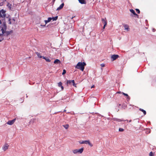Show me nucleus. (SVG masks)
Returning <instances> with one entry per match:
<instances>
[{
    "instance_id": "f257e3e1",
    "label": "nucleus",
    "mask_w": 156,
    "mask_h": 156,
    "mask_svg": "<svg viewBox=\"0 0 156 156\" xmlns=\"http://www.w3.org/2000/svg\"><path fill=\"white\" fill-rule=\"evenodd\" d=\"M3 25H1V30L2 31V35L3 36H8L9 35L13 33V31L11 30L10 31H6L7 29V27L6 25V22L4 20L3 21Z\"/></svg>"
},
{
    "instance_id": "4c0bfd02",
    "label": "nucleus",
    "mask_w": 156,
    "mask_h": 156,
    "mask_svg": "<svg viewBox=\"0 0 156 156\" xmlns=\"http://www.w3.org/2000/svg\"><path fill=\"white\" fill-rule=\"evenodd\" d=\"M124 121L123 120H119L118 121Z\"/></svg>"
},
{
    "instance_id": "c85d7f7f",
    "label": "nucleus",
    "mask_w": 156,
    "mask_h": 156,
    "mask_svg": "<svg viewBox=\"0 0 156 156\" xmlns=\"http://www.w3.org/2000/svg\"><path fill=\"white\" fill-rule=\"evenodd\" d=\"M103 24H104V26H106L107 25V21H104V22H103Z\"/></svg>"
},
{
    "instance_id": "a878e982",
    "label": "nucleus",
    "mask_w": 156,
    "mask_h": 156,
    "mask_svg": "<svg viewBox=\"0 0 156 156\" xmlns=\"http://www.w3.org/2000/svg\"><path fill=\"white\" fill-rule=\"evenodd\" d=\"M119 131L120 132H123L124 130V129L122 128H119Z\"/></svg>"
},
{
    "instance_id": "6ab92c4d",
    "label": "nucleus",
    "mask_w": 156,
    "mask_h": 156,
    "mask_svg": "<svg viewBox=\"0 0 156 156\" xmlns=\"http://www.w3.org/2000/svg\"><path fill=\"white\" fill-rule=\"evenodd\" d=\"M4 20L5 22V19H2L1 18V19H0V24H1L3 25V21Z\"/></svg>"
},
{
    "instance_id": "a19ab883",
    "label": "nucleus",
    "mask_w": 156,
    "mask_h": 156,
    "mask_svg": "<svg viewBox=\"0 0 156 156\" xmlns=\"http://www.w3.org/2000/svg\"><path fill=\"white\" fill-rule=\"evenodd\" d=\"M41 57H42V56H40V58H41Z\"/></svg>"
},
{
    "instance_id": "e433bc0d",
    "label": "nucleus",
    "mask_w": 156,
    "mask_h": 156,
    "mask_svg": "<svg viewBox=\"0 0 156 156\" xmlns=\"http://www.w3.org/2000/svg\"><path fill=\"white\" fill-rule=\"evenodd\" d=\"M105 26L104 25V26L103 27V29H104L105 28Z\"/></svg>"
},
{
    "instance_id": "7ed1b4c3",
    "label": "nucleus",
    "mask_w": 156,
    "mask_h": 156,
    "mask_svg": "<svg viewBox=\"0 0 156 156\" xmlns=\"http://www.w3.org/2000/svg\"><path fill=\"white\" fill-rule=\"evenodd\" d=\"M6 11L3 9H2L0 10V18L2 19H5V17L6 16L5 14Z\"/></svg>"
},
{
    "instance_id": "9d476101",
    "label": "nucleus",
    "mask_w": 156,
    "mask_h": 156,
    "mask_svg": "<svg viewBox=\"0 0 156 156\" xmlns=\"http://www.w3.org/2000/svg\"><path fill=\"white\" fill-rule=\"evenodd\" d=\"M64 3H62L59 6L57 9L56 10H60L61 9H62L63 8V7L64 6Z\"/></svg>"
},
{
    "instance_id": "37998d69",
    "label": "nucleus",
    "mask_w": 156,
    "mask_h": 156,
    "mask_svg": "<svg viewBox=\"0 0 156 156\" xmlns=\"http://www.w3.org/2000/svg\"><path fill=\"white\" fill-rule=\"evenodd\" d=\"M55 0H53V1H55Z\"/></svg>"
},
{
    "instance_id": "9b49d317",
    "label": "nucleus",
    "mask_w": 156,
    "mask_h": 156,
    "mask_svg": "<svg viewBox=\"0 0 156 156\" xmlns=\"http://www.w3.org/2000/svg\"><path fill=\"white\" fill-rule=\"evenodd\" d=\"M123 26H124V27L125 30H126L127 31H129V26L128 25L124 24L123 25Z\"/></svg>"
},
{
    "instance_id": "4be33fe9",
    "label": "nucleus",
    "mask_w": 156,
    "mask_h": 156,
    "mask_svg": "<svg viewBox=\"0 0 156 156\" xmlns=\"http://www.w3.org/2000/svg\"><path fill=\"white\" fill-rule=\"evenodd\" d=\"M43 58L45 59L46 61L47 62H50L51 61V60L48 58H45L44 57Z\"/></svg>"
},
{
    "instance_id": "72a5a7b5",
    "label": "nucleus",
    "mask_w": 156,
    "mask_h": 156,
    "mask_svg": "<svg viewBox=\"0 0 156 156\" xmlns=\"http://www.w3.org/2000/svg\"><path fill=\"white\" fill-rule=\"evenodd\" d=\"M117 93H119V94H121V93L122 94V93H121V91H118L117 92Z\"/></svg>"
},
{
    "instance_id": "aec40b11",
    "label": "nucleus",
    "mask_w": 156,
    "mask_h": 156,
    "mask_svg": "<svg viewBox=\"0 0 156 156\" xmlns=\"http://www.w3.org/2000/svg\"><path fill=\"white\" fill-rule=\"evenodd\" d=\"M3 35L2 34H0V42L2 41L4 39Z\"/></svg>"
},
{
    "instance_id": "2f4dec72",
    "label": "nucleus",
    "mask_w": 156,
    "mask_h": 156,
    "mask_svg": "<svg viewBox=\"0 0 156 156\" xmlns=\"http://www.w3.org/2000/svg\"><path fill=\"white\" fill-rule=\"evenodd\" d=\"M101 66L102 67H103L105 66V65L104 64H101Z\"/></svg>"
},
{
    "instance_id": "393cba45",
    "label": "nucleus",
    "mask_w": 156,
    "mask_h": 156,
    "mask_svg": "<svg viewBox=\"0 0 156 156\" xmlns=\"http://www.w3.org/2000/svg\"><path fill=\"white\" fill-rule=\"evenodd\" d=\"M53 20H56L58 19V16H56L52 18Z\"/></svg>"
},
{
    "instance_id": "4468645a",
    "label": "nucleus",
    "mask_w": 156,
    "mask_h": 156,
    "mask_svg": "<svg viewBox=\"0 0 156 156\" xmlns=\"http://www.w3.org/2000/svg\"><path fill=\"white\" fill-rule=\"evenodd\" d=\"M61 61L58 59H56L54 61V63L55 64H60Z\"/></svg>"
},
{
    "instance_id": "ddd939ff",
    "label": "nucleus",
    "mask_w": 156,
    "mask_h": 156,
    "mask_svg": "<svg viewBox=\"0 0 156 156\" xmlns=\"http://www.w3.org/2000/svg\"><path fill=\"white\" fill-rule=\"evenodd\" d=\"M122 94L123 95H124L125 96H126L127 97V101H129L130 100V98L127 94H125L123 92H122Z\"/></svg>"
},
{
    "instance_id": "f3484780",
    "label": "nucleus",
    "mask_w": 156,
    "mask_h": 156,
    "mask_svg": "<svg viewBox=\"0 0 156 156\" xmlns=\"http://www.w3.org/2000/svg\"><path fill=\"white\" fill-rule=\"evenodd\" d=\"M79 2L81 4H86V1L85 0H78Z\"/></svg>"
},
{
    "instance_id": "473e14b6",
    "label": "nucleus",
    "mask_w": 156,
    "mask_h": 156,
    "mask_svg": "<svg viewBox=\"0 0 156 156\" xmlns=\"http://www.w3.org/2000/svg\"><path fill=\"white\" fill-rule=\"evenodd\" d=\"M36 53L38 57H39V53L38 52H36Z\"/></svg>"
},
{
    "instance_id": "2eb2a0df",
    "label": "nucleus",
    "mask_w": 156,
    "mask_h": 156,
    "mask_svg": "<svg viewBox=\"0 0 156 156\" xmlns=\"http://www.w3.org/2000/svg\"><path fill=\"white\" fill-rule=\"evenodd\" d=\"M7 6L8 7L9 10H12V5L9 3H8L7 5Z\"/></svg>"
},
{
    "instance_id": "c9c22d12",
    "label": "nucleus",
    "mask_w": 156,
    "mask_h": 156,
    "mask_svg": "<svg viewBox=\"0 0 156 156\" xmlns=\"http://www.w3.org/2000/svg\"><path fill=\"white\" fill-rule=\"evenodd\" d=\"M21 101H23L21 102H22L23 101V100L22 98H21Z\"/></svg>"
},
{
    "instance_id": "58836bf2",
    "label": "nucleus",
    "mask_w": 156,
    "mask_h": 156,
    "mask_svg": "<svg viewBox=\"0 0 156 156\" xmlns=\"http://www.w3.org/2000/svg\"><path fill=\"white\" fill-rule=\"evenodd\" d=\"M12 20L14 21H15V20L14 18L12 19Z\"/></svg>"
},
{
    "instance_id": "b1692460",
    "label": "nucleus",
    "mask_w": 156,
    "mask_h": 156,
    "mask_svg": "<svg viewBox=\"0 0 156 156\" xmlns=\"http://www.w3.org/2000/svg\"><path fill=\"white\" fill-rule=\"evenodd\" d=\"M6 18H8V21H9V24H11V19L10 17H9V16L8 17H6Z\"/></svg>"
},
{
    "instance_id": "f03ea898",
    "label": "nucleus",
    "mask_w": 156,
    "mask_h": 156,
    "mask_svg": "<svg viewBox=\"0 0 156 156\" xmlns=\"http://www.w3.org/2000/svg\"><path fill=\"white\" fill-rule=\"evenodd\" d=\"M86 65L85 62H79L75 66V68L77 69H80L82 71H83L84 69V66Z\"/></svg>"
},
{
    "instance_id": "6e6552de",
    "label": "nucleus",
    "mask_w": 156,
    "mask_h": 156,
    "mask_svg": "<svg viewBox=\"0 0 156 156\" xmlns=\"http://www.w3.org/2000/svg\"><path fill=\"white\" fill-rule=\"evenodd\" d=\"M119 57V55H113L111 56V58L112 59L113 61L115 60Z\"/></svg>"
},
{
    "instance_id": "39448f33",
    "label": "nucleus",
    "mask_w": 156,
    "mask_h": 156,
    "mask_svg": "<svg viewBox=\"0 0 156 156\" xmlns=\"http://www.w3.org/2000/svg\"><path fill=\"white\" fill-rule=\"evenodd\" d=\"M68 86V85H71V83H73V85L75 87H76V84L75 83V81L74 80H67L66 82Z\"/></svg>"
},
{
    "instance_id": "f704fd0d",
    "label": "nucleus",
    "mask_w": 156,
    "mask_h": 156,
    "mask_svg": "<svg viewBox=\"0 0 156 156\" xmlns=\"http://www.w3.org/2000/svg\"><path fill=\"white\" fill-rule=\"evenodd\" d=\"M94 87V85H93L91 87V88Z\"/></svg>"
},
{
    "instance_id": "f8f14e48",
    "label": "nucleus",
    "mask_w": 156,
    "mask_h": 156,
    "mask_svg": "<svg viewBox=\"0 0 156 156\" xmlns=\"http://www.w3.org/2000/svg\"><path fill=\"white\" fill-rule=\"evenodd\" d=\"M62 85V83L61 82H59L58 83V86L59 87H61V89H62V90H63V89H64V87Z\"/></svg>"
},
{
    "instance_id": "a211bd4d",
    "label": "nucleus",
    "mask_w": 156,
    "mask_h": 156,
    "mask_svg": "<svg viewBox=\"0 0 156 156\" xmlns=\"http://www.w3.org/2000/svg\"><path fill=\"white\" fill-rule=\"evenodd\" d=\"M52 19V18L49 17L48 18V20H45V25L46 24V23H48Z\"/></svg>"
},
{
    "instance_id": "412c9836",
    "label": "nucleus",
    "mask_w": 156,
    "mask_h": 156,
    "mask_svg": "<svg viewBox=\"0 0 156 156\" xmlns=\"http://www.w3.org/2000/svg\"><path fill=\"white\" fill-rule=\"evenodd\" d=\"M139 110L143 112L144 113V115H145L146 114V111L144 110H143V109H142L141 108H140L139 109Z\"/></svg>"
},
{
    "instance_id": "5701e85b",
    "label": "nucleus",
    "mask_w": 156,
    "mask_h": 156,
    "mask_svg": "<svg viewBox=\"0 0 156 156\" xmlns=\"http://www.w3.org/2000/svg\"><path fill=\"white\" fill-rule=\"evenodd\" d=\"M63 126L66 129H67L69 127V125L68 124H66L65 125H64Z\"/></svg>"
},
{
    "instance_id": "ea45409f",
    "label": "nucleus",
    "mask_w": 156,
    "mask_h": 156,
    "mask_svg": "<svg viewBox=\"0 0 156 156\" xmlns=\"http://www.w3.org/2000/svg\"><path fill=\"white\" fill-rule=\"evenodd\" d=\"M131 121H132V120H130L129 121V122H131Z\"/></svg>"
},
{
    "instance_id": "423d86ee",
    "label": "nucleus",
    "mask_w": 156,
    "mask_h": 156,
    "mask_svg": "<svg viewBox=\"0 0 156 156\" xmlns=\"http://www.w3.org/2000/svg\"><path fill=\"white\" fill-rule=\"evenodd\" d=\"M80 143L81 144H88L90 147L93 146V144L90 143V141L89 140H85V141H82L81 142H80Z\"/></svg>"
},
{
    "instance_id": "c756f323",
    "label": "nucleus",
    "mask_w": 156,
    "mask_h": 156,
    "mask_svg": "<svg viewBox=\"0 0 156 156\" xmlns=\"http://www.w3.org/2000/svg\"><path fill=\"white\" fill-rule=\"evenodd\" d=\"M136 10L138 13L139 14L140 13V11L138 9H136Z\"/></svg>"
},
{
    "instance_id": "0eeeda50",
    "label": "nucleus",
    "mask_w": 156,
    "mask_h": 156,
    "mask_svg": "<svg viewBox=\"0 0 156 156\" xmlns=\"http://www.w3.org/2000/svg\"><path fill=\"white\" fill-rule=\"evenodd\" d=\"M16 120V118L14 119L11 120H9L7 122V124L9 125H12L15 122Z\"/></svg>"
},
{
    "instance_id": "7c9ffc66",
    "label": "nucleus",
    "mask_w": 156,
    "mask_h": 156,
    "mask_svg": "<svg viewBox=\"0 0 156 156\" xmlns=\"http://www.w3.org/2000/svg\"><path fill=\"white\" fill-rule=\"evenodd\" d=\"M105 19H104V18H102L101 19V20L103 22H104V21H107L106 18H105Z\"/></svg>"
},
{
    "instance_id": "20e7f679",
    "label": "nucleus",
    "mask_w": 156,
    "mask_h": 156,
    "mask_svg": "<svg viewBox=\"0 0 156 156\" xmlns=\"http://www.w3.org/2000/svg\"><path fill=\"white\" fill-rule=\"evenodd\" d=\"M83 151V148H82L79 149H75L73 151V153L74 154H76L78 153L81 154Z\"/></svg>"
},
{
    "instance_id": "cd10ccee",
    "label": "nucleus",
    "mask_w": 156,
    "mask_h": 156,
    "mask_svg": "<svg viewBox=\"0 0 156 156\" xmlns=\"http://www.w3.org/2000/svg\"><path fill=\"white\" fill-rule=\"evenodd\" d=\"M66 73V70L65 69H63V72L62 73V75H63L65 74Z\"/></svg>"
},
{
    "instance_id": "dca6fc26",
    "label": "nucleus",
    "mask_w": 156,
    "mask_h": 156,
    "mask_svg": "<svg viewBox=\"0 0 156 156\" xmlns=\"http://www.w3.org/2000/svg\"><path fill=\"white\" fill-rule=\"evenodd\" d=\"M130 11L134 15L136 16H138V15L135 12V11L133 9H130Z\"/></svg>"
},
{
    "instance_id": "1a4fd4ad",
    "label": "nucleus",
    "mask_w": 156,
    "mask_h": 156,
    "mask_svg": "<svg viewBox=\"0 0 156 156\" xmlns=\"http://www.w3.org/2000/svg\"><path fill=\"white\" fill-rule=\"evenodd\" d=\"M9 147V145L7 144H5L2 147V149L5 151L8 149Z\"/></svg>"
},
{
    "instance_id": "bb28decb",
    "label": "nucleus",
    "mask_w": 156,
    "mask_h": 156,
    "mask_svg": "<svg viewBox=\"0 0 156 156\" xmlns=\"http://www.w3.org/2000/svg\"><path fill=\"white\" fill-rule=\"evenodd\" d=\"M149 156H154V155L152 152H151L149 154Z\"/></svg>"
},
{
    "instance_id": "79ce46f5",
    "label": "nucleus",
    "mask_w": 156,
    "mask_h": 156,
    "mask_svg": "<svg viewBox=\"0 0 156 156\" xmlns=\"http://www.w3.org/2000/svg\"><path fill=\"white\" fill-rule=\"evenodd\" d=\"M126 121H128V120H126Z\"/></svg>"
}]
</instances>
